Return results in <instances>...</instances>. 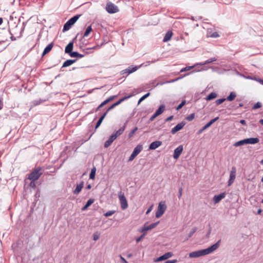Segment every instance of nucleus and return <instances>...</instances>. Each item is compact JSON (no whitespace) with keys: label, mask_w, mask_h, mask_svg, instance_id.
<instances>
[{"label":"nucleus","mask_w":263,"mask_h":263,"mask_svg":"<svg viewBox=\"0 0 263 263\" xmlns=\"http://www.w3.org/2000/svg\"><path fill=\"white\" fill-rule=\"evenodd\" d=\"M172 35L173 33L171 31H167L163 38V41L164 42H166L168 41L172 36Z\"/></svg>","instance_id":"c85d7f7f"},{"label":"nucleus","mask_w":263,"mask_h":263,"mask_svg":"<svg viewBox=\"0 0 263 263\" xmlns=\"http://www.w3.org/2000/svg\"><path fill=\"white\" fill-rule=\"evenodd\" d=\"M45 100H42V99H39V100H34L32 103H33V104L34 105V106H37V105H40V104H41L42 103L45 102Z\"/></svg>","instance_id":"c9c22d12"},{"label":"nucleus","mask_w":263,"mask_h":263,"mask_svg":"<svg viewBox=\"0 0 263 263\" xmlns=\"http://www.w3.org/2000/svg\"><path fill=\"white\" fill-rule=\"evenodd\" d=\"M116 139H117L116 136L115 135H114L113 134H112L109 137L108 139L105 141V142L104 143V147L105 148H107L108 147H109L111 144V143L114 142V141H115Z\"/></svg>","instance_id":"ddd939ff"},{"label":"nucleus","mask_w":263,"mask_h":263,"mask_svg":"<svg viewBox=\"0 0 263 263\" xmlns=\"http://www.w3.org/2000/svg\"><path fill=\"white\" fill-rule=\"evenodd\" d=\"M84 186V182L81 181L80 184H78L76 186V188L73 191V193L74 194H78L80 193L82 189Z\"/></svg>","instance_id":"a211bd4d"},{"label":"nucleus","mask_w":263,"mask_h":263,"mask_svg":"<svg viewBox=\"0 0 263 263\" xmlns=\"http://www.w3.org/2000/svg\"><path fill=\"white\" fill-rule=\"evenodd\" d=\"M164 84H167V83H165V81H163V82H158L156 84V86H158V85H162Z\"/></svg>","instance_id":"338daca9"},{"label":"nucleus","mask_w":263,"mask_h":263,"mask_svg":"<svg viewBox=\"0 0 263 263\" xmlns=\"http://www.w3.org/2000/svg\"><path fill=\"white\" fill-rule=\"evenodd\" d=\"M121 206L122 210H125L128 207V203L124 194H121L119 196Z\"/></svg>","instance_id":"0eeeda50"},{"label":"nucleus","mask_w":263,"mask_h":263,"mask_svg":"<svg viewBox=\"0 0 263 263\" xmlns=\"http://www.w3.org/2000/svg\"><path fill=\"white\" fill-rule=\"evenodd\" d=\"M3 107V98H0V110H1Z\"/></svg>","instance_id":"e2e57ef3"},{"label":"nucleus","mask_w":263,"mask_h":263,"mask_svg":"<svg viewBox=\"0 0 263 263\" xmlns=\"http://www.w3.org/2000/svg\"><path fill=\"white\" fill-rule=\"evenodd\" d=\"M80 14H77L71 18H70L64 25L63 26V31L65 32L69 30L71 26L74 25V24L78 21V20L80 17Z\"/></svg>","instance_id":"f03ea898"},{"label":"nucleus","mask_w":263,"mask_h":263,"mask_svg":"<svg viewBox=\"0 0 263 263\" xmlns=\"http://www.w3.org/2000/svg\"><path fill=\"white\" fill-rule=\"evenodd\" d=\"M107 102L106 101H104L103 102H102L95 109H92L90 111H89L88 114H91L93 113L94 111L97 112L98 111L101 107L104 106L105 105L107 104Z\"/></svg>","instance_id":"5701e85b"},{"label":"nucleus","mask_w":263,"mask_h":263,"mask_svg":"<svg viewBox=\"0 0 263 263\" xmlns=\"http://www.w3.org/2000/svg\"><path fill=\"white\" fill-rule=\"evenodd\" d=\"M70 56L72 58H82L84 57V54H80L77 51H73L70 53Z\"/></svg>","instance_id":"c756f323"},{"label":"nucleus","mask_w":263,"mask_h":263,"mask_svg":"<svg viewBox=\"0 0 263 263\" xmlns=\"http://www.w3.org/2000/svg\"><path fill=\"white\" fill-rule=\"evenodd\" d=\"M132 96H133V95H128L127 96H125L124 97L122 98L119 100H118V101L115 102V105L117 106L118 105H119L120 104H121L122 102H123L124 101H125V100L130 98Z\"/></svg>","instance_id":"cd10ccee"},{"label":"nucleus","mask_w":263,"mask_h":263,"mask_svg":"<svg viewBox=\"0 0 263 263\" xmlns=\"http://www.w3.org/2000/svg\"><path fill=\"white\" fill-rule=\"evenodd\" d=\"M194 118H195V114H191L186 117V119L187 121H191L193 120L194 119Z\"/></svg>","instance_id":"c03bdc74"},{"label":"nucleus","mask_w":263,"mask_h":263,"mask_svg":"<svg viewBox=\"0 0 263 263\" xmlns=\"http://www.w3.org/2000/svg\"><path fill=\"white\" fill-rule=\"evenodd\" d=\"M245 141L246 144H255L259 142V139L258 138H250L245 139Z\"/></svg>","instance_id":"dca6fc26"},{"label":"nucleus","mask_w":263,"mask_h":263,"mask_svg":"<svg viewBox=\"0 0 263 263\" xmlns=\"http://www.w3.org/2000/svg\"><path fill=\"white\" fill-rule=\"evenodd\" d=\"M165 110V106L164 105H161L159 106L158 109L155 111V114L156 115L158 116L161 115Z\"/></svg>","instance_id":"bb28decb"},{"label":"nucleus","mask_w":263,"mask_h":263,"mask_svg":"<svg viewBox=\"0 0 263 263\" xmlns=\"http://www.w3.org/2000/svg\"><path fill=\"white\" fill-rule=\"evenodd\" d=\"M226 100V98H221L219 99H217L215 101V104H216V105H218L222 103Z\"/></svg>","instance_id":"4c0bfd02"},{"label":"nucleus","mask_w":263,"mask_h":263,"mask_svg":"<svg viewBox=\"0 0 263 263\" xmlns=\"http://www.w3.org/2000/svg\"><path fill=\"white\" fill-rule=\"evenodd\" d=\"M142 145L139 144L135 147L133 153H135V155L137 156L142 151Z\"/></svg>","instance_id":"a878e982"},{"label":"nucleus","mask_w":263,"mask_h":263,"mask_svg":"<svg viewBox=\"0 0 263 263\" xmlns=\"http://www.w3.org/2000/svg\"><path fill=\"white\" fill-rule=\"evenodd\" d=\"M73 48V42H70L68 45L66 46L65 52L66 53H68L69 55H70V53L72 52V49Z\"/></svg>","instance_id":"2eb2a0df"},{"label":"nucleus","mask_w":263,"mask_h":263,"mask_svg":"<svg viewBox=\"0 0 263 263\" xmlns=\"http://www.w3.org/2000/svg\"><path fill=\"white\" fill-rule=\"evenodd\" d=\"M43 172L41 167H37L32 171L29 175L28 179L31 181V184L32 182L37 180L40 176L42 175Z\"/></svg>","instance_id":"f257e3e1"},{"label":"nucleus","mask_w":263,"mask_h":263,"mask_svg":"<svg viewBox=\"0 0 263 263\" xmlns=\"http://www.w3.org/2000/svg\"><path fill=\"white\" fill-rule=\"evenodd\" d=\"M138 69V67L134 66L131 67L129 66L127 68L124 69L121 71V74L124 75V74H126V76L136 71Z\"/></svg>","instance_id":"6e6552de"},{"label":"nucleus","mask_w":263,"mask_h":263,"mask_svg":"<svg viewBox=\"0 0 263 263\" xmlns=\"http://www.w3.org/2000/svg\"><path fill=\"white\" fill-rule=\"evenodd\" d=\"M177 260L176 259L169 260L166 261L164 263H176Z\"/></svg>","instance_id":"bf43d9fd"},{"label":"nucleus","mask_w":263,"mask_h":263,"mask_svg":"<svg viewBox=\"0 0 263 263\" xmlns=\"http://www.w3.org/2000/svg\"><path fill=\"white\" fill-rule=\"evenodd\" d=\"M214 123V119H212L208 123L205 125V126L206 128L209 127L211 125H212Z\"/></svg>","instance_id":"09e8293b"},{"label":"nucleus","mask_w":263,"mask_h":263,"mask_svg":"<svg viewBox=\"0 0 263 263\" xmlns=\"http://www.w3.org/2000/svg\"><path fill=\"white\" fill-rule=\"evenodd\" d=\"M116 212L114 210H112V211H109L108 212H107L106 213H105L104 215L105 216V217H109V216H111L112 215H113Z\"/></svg>","instance_id":"ea45409f"},{"label":"nucleus","mask_w":263,"mask_h":263,"mask_svg":"<svg viewBox=\"0 0 263 263\" xmlns=\"http://www.w3.org/2000/svg\"><path fill=\"white\" fill-rule=\"evenodd\" d=\"M99 237H100L99 234H98V233H95L93 235V239L95 241H96L99 238Z\"/></svg>","instance_id":"8fccbe9b"},{"label":"nucleus","mask_w":263,"mask_h":263,"mask_svg":"<svg viewBox=\"0 0 263 263\" xmlns=\"http://www.w3.org/2000/svg\"><path fill=\"white\" fill-rule=\"evenodd\" d=\"M181 78H176V79H173V80H171L170 81H165V83H167V84L168 83H173V82H175L177 81H178V80H179Z\"/></svg>","instance_id":"6e6d98bb"},{"label":"nucleus","mask_w":263,"mask_h":263,"mask_svg":"<svg viewBox=\"0 0 263 263\" xmlns=\"http://www.w3.org/2000/svg\"><path fill=\"white\" fill-rule=\"evenodd\" d=\"M200 251L201 256L209 254L214 251V245H211L209 248L207 249L200 250Z\"/></svg>","instance_id":"f8f14e48"},{"label":"nucleus","mask_w":263,"mask_h":263,"mask_svg":"<svg viewBox=\"0 0 263 263\" xmlns=\"http://www.w3.org/2000/svg\"><path fill=\"white\" fill-rule=\"evenodd\" d=\"M106 10L109 13H115L119 11L118 7L111 3L107 4Z\"/></svg>","instance_id":"20e7f679"},{"label":"nucleus","mask_w":263,"mask_h":263,"mask_svg":"<svg viewBox=\"0 0 263 263\" xmlns=\"http://www.w3.org/2000/svg\"><path fill=\"white\" fill-rule=\"evenodd\" d=\"M213 61H214V58H211L209 60L206 61L204 63H202V64L201 63L200 64L203 65H205L206 64L212 63Z\"/></svg>","instance_id":"603ef678"},{"label":"nucleus","mask_w":263,"mask_h":263,"mask_svg":"<svg viewBox=\"0 0 263 263\" xmlns=\"http://www.w3.org/2000/svg\"><path fill=\"white\" fill-rule=\"evenodd\" d=\"M137 156V155H135V153H132L130 157H129L128 161H131L134 159V158Z\"/></svg>","instance_id":"5fc2aeb1"},{"label":"nucleus","mask_w":263,"mask_h":263,"mask_svg":"<svg viewBox=\"0 0 263 263\" xmlns=\"http://www.w3.org/2000/svg\"><path fill=\"white\" fill-rule=\"evenodd\" d=\"M182 191H183L182 187H180L179 189L178 194V197L179 199H180L181 196H182Z\"/></svg>","instance_id":"3c124183"},{"label":"nucleus","mask_w":263,"mask_h":263,"mask_svg":"<svg viewBox=\"0 0 263 263\" xmlns=\"http://www.w3.org/2000/svg\"><path fill=\"white\" fill-rule=\"evenodd\" d=\"M186 103L185 100H183L180 104H179L176 108L177 110L180 109Z\"/></svg>","instance_id":"a19ab883"},{"label":"nucleus","mask_w":263,"mask_h":263,"mask_svg":"<svg viewBox=\"0 0 263 263\" xmlns=\"http://www.w3.org/2000/svg\"><path fill=\"white\" fill-rule=\"evenodd\" d=\"M236 168L235 167H232L231 171L230 174V178L228 181V186H230L234 181V180L236 177Z\"/></svg>","instance_id":"423d86ee"},{"label":"nucleus","mask_w":263,"mask_h":263,"mask_svg":"<svg viewBox=\"0 0 263 263\" xmlns=\"http://www.w3.org/2000/svg\"><path fill=\"white\" fill-rule=\"evenodd\" d=\"M152 209H153V205L151 206L147 210L146 212V214H148L152 210Z\"/></svg>","instance_id":"774afa93"},{"label":"nucleus","mask_w":263,"mask_h":263,"mask_svg":"<svg viewBox=\"0 0 263 263\" xmlns=\"http://www.w3.org/2000/svg\"><path fill=\"white\" fill-rule=\"evenodd\" d=\"M226 194L225 192L220 193L219 195H215V203L219 202L222 199L226 197Z\"/></svg>","instance_id":"6ab92c4d"},{"label":"nucleus","mask_w":263,"mask_h":263,"mask_svg":"<svg viewBox=\"0 0 263 263\" xmlns=\"http://www.w3.org/2000/svg\"><path fill=\"white\" fill-rule=\"evenodd\" d=\"M200 256H202L200 250L192 252L189 254L190 258H197Z\"/></svg>","instance_id":"aec40b11"},{"label":"nucleus","mask_w":263,"mask_h":263,"mask_svg":"<svg viewBox=\"0 0 263 263\" xmlns=\"http://www.w3.org/2000/svg\"><path fill=\"white\" fill-rule=\"evenodd\" d=\"M183 148L182 145H179L175 150L173 154L174 159H178L183 151Z\"/></svg>","instance_id":"9d476101"},{"label":"nucleus","mask_w":263,"mask_h":263,"mask_svg":"<svg viewBox=\"0 0 263 263\" xmlns=\"http://www.w3.org/2000/svg\"><path fill=\"white\" fill-rule=\"evenodd\" d=\"M236 97V94L235 92H231L230 95L227 97L226 99V100L229 101H233Z\"/></svg>","instance_id":"7c9ffc66"},{"label":"nucleus","mask_w":263,"mask_h":263,"mask_svg":"<svg viewBox=\"0 0 263 263\" xmlns=\"http://www.w3.org/2000/svg\"><path fill=\"white\" fill-rule=\"evenodd\" d=\"M214 99V91L211 92L206 98V100H211Z\"/></svg>","instance_id":"a18cd8bd"},{"label":"nucleus","mask_w":263,"mask_h":263,"mask_svg":"<svg viewBox=\"0 0 263 263\" xmlns=\"http://www.w3.org/2000/svg\"><path fill=\"white\" fill-rule=\"evenodd\" d=\"M77 59H74V60L69 59V60H66L63 64L62 68L70 66L73 63L76 62L77 61Z\"/></svg>","instance_id":"412c9836"},{"label":"nucleus","mask_w":263,"mask_h":263,"mask_svg":"<svg viewBox=\"0 0 263 263\" xmlns=\"http://www.w3.org/2000/svg\"><path fill=\"white\" fill-rule=\"evenodd\" d=\"M162 143L160 141H155L151 143L149 146V149L154 150L161 146Z\"/></svg>","instance_id":"4468645a"},{"label":"nucleus","mask_w":263,"mask_h":263,"mask_svg":"<svg viewBox=\"0 0 263 263\" xmlns=\"http://www.w3.org/2000/svg\"><path fill=\"white\" fill-rule=\"evenodd\" d=\"M96 168L95 167H93V168H91L90 173L89 174V179H94L95 178L96 175Z\"/></svg>","instance_id":"2f4dec72"},{"label":"nucleus","mask_w":263,"mask_h":263,"mask_svg":"<svg viewBox=\"0 0 263 263\" xmlns=\"http://www.w3.org/2000/svg\"><path fill=\"white\" fill-rule=\"evenodd\" d=\"M166 209V206L164 202H160L159 203L157 211L156 213V217L157 218L160 217L165 212Z\"/></svg>","instance_id":"7ed1b4c3"},{"label":"nucleus","mask_w":263,"mask_h":263,"mask_svg":"<svg viewBox=\"0 0 263 263\" xmlns=\"http://www.w3.org/2000/svg\"><path fill=\"white\" fill-rule=\"evenodd\" d=\"M126 123H125L123 126L120 127L118 130L112 134L116 136V138L123 133L126 128Z\"/></svg>","instance_id":"f3484780"},{"label":"nucleus","mask_w":263,"mask_h":263,"mask_svg":"<svg viewBox=\"0 0 263 263\" xmlns=\"http://www.w3.org/2000/svg\"><path fill=\"white\" fill-rule=\"evenodd\" d=\"M196 231H197V228L196 227L192 228L189 234L187 239H188L189 238L191 237L193 235V234L196 232Z\"/></svg>","instance_id":"e433bc0d"},{"label":"nucleus","mask_w":263,"mask_h":263,"mask_svg":"<svg viewBox=\"0 0 263 263\" xmlns=\"http://www.w3.org/2000/svg\"><path fill=\"white\" fill-rule=\"evenodd\" d=\"M138 130V127H135L128 134V138H131L133 135L136 133V132Z\"/></svg>","instance_id":"79ce46f5"},{"label":"nucleus","mask_w":263,"mask_h":263,"mask_svg":"<svg viewBox=\"0 0 263 263\" xmlns=\"http://www.w3.org/2000/svg\"><path fill=\"white\" fill-rule=\"evenodd\" d=\"M120 257L122 263H128L126 259L123 257L121 255H120Z\"/></svg>","instance_id":"680f3d73"},{"label":"nucleus","mask_w":263,"mask_h":263,"mask_svg":"<svg viewBox=\"0 0 263 263\" xmlns=\"http://www.w3.org/2000/svg\"><path fill=\"white\" fill-rule=\"evenodd\" d=\"M107 115V112H104L101 117L100 118H99V119L98 120V122H97L96 123V126H95V128L97 129L98 128L100 125H101V124L102 123L103 120H104V119L105 118V117H106V116Z\"/></svg>","instance_id":"b1692460"},{"label":"nucleus","mask_w":263,"mask_h":263,"mask_svg":"<svg viewBox=\"0 0 263 263\" xmlns=\"http://www.w3.org/2000/svg\"><path fill=\"white\" fill-rule=\"evenodd\" d=\"M173 118V116H171L168 117H167L166 119H165V121L166 122H168V121H170L171 120H172Z\"/></svg>","instance_id":"69168bd1"},{"label":"nucleus","mask_w":263,"mask_h":263,"mask_svg":"<svg viewBox=\"0 0 263 263\" xmlns=\"http://www.w3.org/2000/svg\"><path fill=\"white\" fill-rule=\"evenodd\" d=\"M53 46V44L52 43L46 46V47L44 49V50L43 52V53H42V55L44 56L46 54L48 53L52 49Z\"/></svg>","instance_id":"393cba45"},{"label":"nucleus","mask_w":263,"mask_h":263,"mask_svg":"<svg viewBox=\"0 0 263 263\" xmlns=\"http://www.w3.org/2000/svg\"><path fill=\"white\" fill-rule=\"evenodd\" d=\"M206 129H207V128H206V127L205 126V125H204V126H203L201 129H200L198 130V132L197 134H199H199H201V133H202L204 130H205Z\"/></svg>","instance_id":"13d9d810"},{"label":"nucleus","mask_w":263,"mask_h":263,"mask_svg":"<svg viewBox=\"0 0 263 263\" xmlns=\"http://www.w3.org/2000/svg\"><path fill=\"white\" fill-rule=\"evenodd\" d=\"M159 223V221L153 223L149 226H146V223L144 225L143 227L139 230L140 232H146L148 230H151L155 228Z\"/></svg>","instance_id":"39448f33"},{"label":"nucleus","mask_w":263,"mask_h":263,"mask_svg":"<svg viewBox=\"0 0 263 263\" xmlns=\"http://www.w3.org/2000/svg\"><path fill=\"white\" fill-rule=\"evenodd\" d=\"M220 240H218L217 242L215 243V250H216L219 246Z\"/></svg>","instance_id":"052dcab7"},{"label":"nucleus","mask_w":263,"mask_h":263,"mask_svg":"<svg viewBox=\"0 0 263 263\" xmlns=\"http://www.w3.org/2000/svg\"><path fill=\"white\" fill-rule=\"evenodd\" d=\"M104 44V43L102 42L100 45H97L96 46H95L90 48H87V49H99L100 47H101Z\"/></svg>","instance_id":"49530a36"},{"label":"nucleus","mask_w":263,"mask_h":263,"mask_svg":"<svg viewBox=\"0 0 263 263\" xmlns=\"http://www.w3.org/2000/svg\"><path fill=\"white\" fill-rule=\"evenodd\" d=\"M157 116L154 113V115L150 118L149 120L152 121L154 120V119L157 117Z\"/></svg>","instance_id":"0e129e2a"},{"label":"nucleus","mask_w":263,"mask_h":263,"mask_svg":"<svg viewBox=\"0 0 263 263\" xmlns=\"http://www.w3.org/2000/svg\"><path fill=\"white\" fill-rule=\"evenodd\" d=\"M149 95H150V93L147 92V93H146L145 95L143 96L142 97H141L138 101V105L140 104L142 101H143L144 100H145L146 98H147L148 97H149Z\"/></svg>","instance_id":"f704fd0d"},{"label":"nucleus","mask_w":263,"mask_h":263,"mask_svg":"<svg viewBox=\"0 0 263 263\" xmlns=\"http://www.w3.org/2000/svg\"><path fill=\"white\" fill-rule=\"evenodd\" d=\"M244 144H246L245 139L235 142L233 144V145L235 147H237V146H241V145H242Z\"/></svg>","instance_id":"72a5a7b5"},{"label":"nucleus","mask_w":263,"mask_h":263,"mask_svg":"<svg viewBox=\"0 0 263 263\" xmlns=\"http://www.w3.org/2000/svg\"><path fill=\"white\" fill-rule=\"evenodd\" d=\"M143 234L140 236L138 238H137L136 239V242H140L143 238H144V237L145 236V235H146V232H142Z\"/></svg>","instance_id":"58836bf2"},{"label":"nucleus","mask_w":263,"mask_h":263,"mask_svg":"<svg viewBox=\"0 0 263 263\" xmlns=\"http://www.w3.org/2000/svg\"><path fill=\"white\" fill-rule=\"evenodd\" d=\"M193 66H190V67H186L185 68H183L182 69H181L180 71V72H182L183 71H186V70H190V69H191L192 68H193Z\"/></svg>","instance_id":"4d7b16f0"},{"label":"nucleus","mask_w":263,"mask_h":263,"mask_svg":"<svg viewBox=\"0 0 263 263\" xmlns=\"http://www.w3.org/2000/svg\"><path fill=\"white\" fill-rule=\"evenodd\" d=\"M116 106V105H115V103H114L110 107H109L108 108V109L106 110L105 112H107V114L109 110L114 109Z\"/></svg>","instance_id":"864d4df0"},{"label":"nucleus","mask_w":263,"mask_h":263,"mask_svg":"<svg viewBox=\"0 0 263 263\" xmlns=\"http://www.w3.org/2000/svg\"><path fill=\"white\" fill-rule=\"evenodd\" d=\"M185 125V122L184 121H182L178 124H177L174 128H173L171 130V133L172 134H175L178 131L180 130L182 128L184 127V126Z\"/></svg>","instance_id":"1a4fd4ad"},{"label":"nucleus","mask_w":263,"mask_h":263,"mask_svg":"<svg viewBox=\"0 0 263 263\" xmlns=\"http://www.w3.org/2000/svg\"><path fill=\"white\" fill-rule=\"evenodd\" d=\"M172 256H173V253L172 252H167V253H165L164 254L160 256L158 258H157L155 260V262H159V261H161L167 259L168 258L171 257Z\"/></svg>","instance_id":"9b49d317"},{"label":"nucleus","mask_w":263,"mask_h":263,"mask_svg":"<svg viewBox=\"0 0 263 263\" xmlns=\"http://www.w3.org/2000/svg\"><path fill=\"white\" fill-rule=\"evenodd\" d=\"M261 107V104L259 102L255 103L252 107L253 109H256Z\"/></svg>","instance_id":"37998d69"},{"label":"nucleus","mask_w":263,"mask_h":263,"mask_svg":"<svg viewBox=\"0 0 263 263\" xmlns=\"http://www.w3.org/2000/svg\"><path fill=\"white\" fill-rule=\"evenodd\" d=\"M91 31H92V27H91V26L90 25L87 27L84 33L83 37H87Z\"/></svg>","instance_id":"473e14b6"},{"label":"nucleus","mask_w":263,"mask_h":263,"mask_svg":"<svg viewBox=\"0 0 263 263\" xmlns=\"http://www.w3.org/2000/svg\"><path fill=\"white\" fill-rule=\"evenodd\" d=\"M95 201V199L93 198L89 199L86 202V204L82 208V211H84L87 209V208L90 206Z\"/></svg>","instance_id":"4be33fe9"},{"label":"nucleus","mask_w":263,"mask_h":263,"mask_svg":"<svg viewBox=\"0 0 263 263\" xmlns=\"http://www.w3.org/2000/svg\"><path fill=\"white\" fill-rule=\"evenodd\" d=\"M117 97V95L111 96L107 99H106V101L107 102V103H108L111 101L113 100L114 99L116 98Z\"/></svg>","instance_id":"de8ad7c7"}]
</instances>
